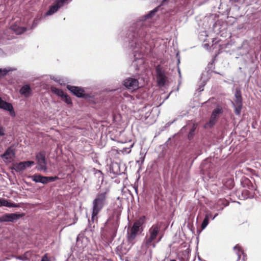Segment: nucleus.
Here are the masks:
<instances>
[{
  "instance_id": "obj_2",
  "label": "nucleus",
  "mask_w": 261,
  "mask_h": 261,
  "mask_svg": "<svg viewBox=\"0 0 261 261\" xmlns=\"http://www.w3.org/2000/svg\"><path fill=\"white\" fill-rule=\"evenodd\" d=\"M161 225L154 224L149 229L142 243L141 253L146 255L148 258L152 257V249L155 248L156 244L159 242L162 237L160 236Z\"/></svg>"
},
{
  "instance_id": "obj_23",
  "label": "nucleus",
  "mask_w": 261,
  "mask_h": 261,
  "mask_svg": "<svg viewBox=\"0 0 261 261\" xmlns=\"http://www.w3.org/2000/svg\"><path fill=\"white\" fill-rule=\"evenodd\" d=\"M14 169L16 172H20L25 169V166L23 162H20L14 165Z\"/></svg>"
},
{
  "instance_id": "obj_26",
  "label": "nucleus",
  "mask_w": 261,
  "mask_h": 261,
  "mask_svg": "<svg viewBox=\"0 0 261 261\" xmlns=\"http://www.w3.org/2000/svg\"><path fill=\"white\" fill-rule=\"evenodd\" d=\"M233 181L231 179H229L224 184V186L228 189H231L233 187Z\"/></svg>"
},
{
  "instance_id": "obj_6",
  "label": "nucleus",
  "mask_w": 261,
  "mask_h": 261,
  "mask_svg": "<svg viewBox=\"0 0 261 261\" xmlns=\"http://www.w3.org/2000/svg\"><path fill=\"white\" fill-rule=\"evenodd\" d=\"M222 112L223 110L220 107H217L212 112L209 121L205 124L204 127L206 128L214 126L216 123L219 115L222 113Z\"/></svg>"
},
{
  "instance_id": "obj_10",
  "label": "nucleus",
  "mask_w": 261,
  "mask_h": 261,
  "mask_svg": "<svg viewBox=\"0 0 261 261\" xmlns=\"http://www.w3.org/2000/svg\"><path fill=\"white\" fill-rule=\"evenodd\" d=\"M0 109L9 112L10 116L13 117L16 116L13 105L4 100L1 97H0Z\"/></svg>"
},
{
  "instance_id": "obj_41",
  "label": "nucleus",
  "mask_w": 261,
  "mask_h": 261,
  "mask_svg": "<svg viewBox=\"0 0 261 261\" xmlns=\"http://www.w3.org/2000/svg\"><path fill=\"white\" fill-rule=\"evenodd\" d=\"M128 151L127 152H130V150H130V148H128Z\"/></svg>"
},
{
  "instance_id": "obj_29",
  "label": "nucleus",
  "mask_w": 261,
  "mask_h": 261,
  "mask_svg": "<svg viewBox=\"0 0 261 261\" xmlns=\"http://www.w3.org/2000/svg\"><path fill=\"white\" fill-rule=\"evenodd\" d=\"M196 129V126L195 124H193V128L190 130V132H189L188 134V138L189 139H191L193 135H194V132L195 131V129Z\"/></svg>"
},
{
  "instance_id": "obj_37",
  "label": "nucleus",
  "mask_w": 261,
  "mask_h": 261,
  "mask_svg": "<svg viewBox=\"0 0 261 261\" xmlns=\"http://www.w3.org/2000/svg\"><path fill=\"white\" fill-rule=\"evenodd\" d=\"M150 114V112H149H149H147V113L146 114V115H145V116H144V117H145V119H147V118L149 117V116Z\"/></svg>"
},
{
  "instance_id": "obj_8",
  "label": "nucleus",
  "mask_w": 261,
  "mask_h": 261,
  "mask_svg": "<svg viewBox=\"0 0 261 261\" xmlns=\"http://www.w3.org/2000/svg\"><path fill=\"white\" fill-rule=\"evenodd\" d=\"M32 180L35 182H40L43 184H47L49 182L54 181L58 179V177H47L43 176L39 174H35L30 177Z\"/></svg>"
},
{
  "instance_id": "obj_43",
  "label": "nucleus",
  "mask_w": 261,
  "mask_h": 261,
  "mask_svg": "<svg viewBox=\"0 0 261 261\" xmlns=\"http://www.w3.org/2000/svg\"><path fill=\"white\" fill-rule=\"evenodd\" d=\"M167 0H162V2H164L165 1H166Z\"/></svg>"
},
{
  "instance_id": "obj_5",
  "label": "nucleus",
  "mask_w": 261,
  "mask_h": 261,
  "mask_svg": "<svg viewBox=\"0 0 261 261\" xmlns=\"http://www.w3.org/2000/svg\"><path fill=\"white\" fill-rule=\"evenodd\" d=\"M235 99L232 103L234 108V113L237 115H240L242 109V98L241 93L240 90H237L235 94Z\"/></svg>"
},
{
  "instance_id": "obj_42",
  "label": "nucleus",
  "mask_w": 261,
  "mask_h": 261,
  "mask_svg": "<svg viewBox=\"0 0 261 261\" xmlns=\"http://www.w3.org/2000/svg\"><path fill=\"white\" fill-rule=\"evenodd\" d=\"M170 261H176L175 259H171Z\"/></svg>"
},
{
  "instance_id": "obj_27",
  "label": "nucleus",
  "mask_w": 261,
  "mask_h": 261,
  "mask_svg": "<svg viewBox=\"0 0 261 261\" xmlns=\"http://www.w3.org/2000/svg\"><path fill=\"white\" fill-rule=\"evenodd\" d=\"M11 70L10 69L4 68V69H0V77L5 75L7 73L10 71Z\"/></svg>"
},
{
  "instance_id": "obj_21",
  "label": "nucleus",
  "mask_w": 261,
  "mask_h": 261,
  "mask_svg": "<svg viewBox=\"0 0 261 261\" xmlns=\"http://www.w3.org/2000/svg\"><path fill=\"white\" fill-rule=\"evenodd\" d=\"M6 206L8 207H15L17 206L16 204L13 203L9 202L7 200L0 198V206Z\"/></svg>"
},
{
  "instance_id": "obj_12",
  "label": "nucleus",
  "mask_w": 261,
  "mask_h": 261,
  "mask_svg": "<svg viewBox=\"0 0 261 261\" xmlns=\"http://www.w3.org/2000/svg\"><path fill=\"white\" fill-rule=\"evenodd\" d=\"M124 166L117 162H113L110 165V172L116 175L123 173L124 171Z\"/></svg>"
},
{
  "instance_id": "obj_24",
  "label": "nucleus",
  "mask_w": 261,
  "mask_h": 261,
  "mask_svg": "<svg viewBox=\"0 0 261 261\" xmlns=\"http://www.w3.org/2000/svg\"><path fill=\"white\" fill-rule=\"evenodd\" d=\"M140 226L141 223L139 221H136L134 223L133 227L130 229L138 233Z\"/></svg>"
},
{
  "instance_id": "obj_11",
  "label": "nucleus",
  "mask_w": 261,
  "mask_h": 261,
  "mask_svg": "<svg viewBox=\"0 0 261 261\" xmlns=\"http://www.w3.org/2000/svg\"><path fill=\"white\" fill-rule=\"evenodd\" d=\"M67 0H56L55 4L51 6L49 9L45 13V16L51 15L56 12L59 9L61 8L64 4L67 2Z\"/></svg>"
},
{
  "instance_id": "obj_30",
  "label": "nucleus",
  "mask_w": 261,
  "mask_h": 261,
  "mask_svg": "<svg viewBox=\"0 0 261 261\" xmlns=\"http://www.w3.org/2000/svg\"><path fill=\"white\" fill-rule=\"evenodd\" d=\"M23 165L25 166V169L27 167H30L31 166L35 164L34 162L33 161H26L23 162Z\"/></svg>"
},
{
  "instance_id": "obj_15",
  "label": "nucleus",
  "mask_w": 261,
  "mask_h": 261,
  "mask_svg": "<svg viewBox=\"0 0 261 261\" xmlns=\"http://www.w3.org/2000/svg\"><path fill=\"white\" fill-rule=\"evenodd\" d=\"M127 246L128 247L126 246V244L125 243H123L116 247L115 250L116 254L118 255L120 258H122L123 255L126 254L132 246L130 245H129V244Z\"/></svg>"
},
{
  "instance_id": "obj_28",
  "label": "nucleus",
  "mask_w": 261,
  "mask_h": 261,
  "mask_svg": "<svg viewBox=\"0 0 261 261\" xmlns=\"http://www.w3.org/2000/svg\"><path fill=\"white\" fill-rule=\"evenodd\" d=\"M63 98L64 101L68 105L72 103L71 98L68 97L66 94H64V96L62 97Z\"/></svg>"
},
{
  "instance_id": "obj_34",
  "label": "nucleus",
  "mask_w": 261,
  "mask_h": 261,
  "mask_svg": "<svg viewBox=\"0 0 261 261\" xmlns=\"http://www.w3.org/2000/svg\"><path fill=\"white\" fill-rule=\"evenodd\" d=\"M38 22H39V20L38 19H34V20L33 21V27H35L37 25Z\"/></svg>"
},
{
  "instance_id": "obj_18",
  "label": "nucleus",
  "mask_w": 261,
  "mask_h": 261,
  "mask_svg": "<svg viewBox=\"0 0 261 261\" xmlns=\"http://www.w3.org/2000/svg\"><path fill=\"white\" fill-rule=\"evenodd\" d=\"M233 250L235 251L236 254L238 256V258L237 261H239L241 257V255H243V259L245 260L246 255L245 254L243 251L242 250L241 246L239 245H236L233 247Z\"/></svg>"
},
{
  "instance_id": "obj_38",
  "label": "nucleus",
  "mask_w": 261,
  "mask_h": 261,
  "mask_svg": "<svg viewBox=\"0 0 261 261\" xmlns=\"http://www.w3.org/2000/svg\"><path fill=\"white\" fill-rule=\"evenodd\" d=\"M218 216V214H216L212 218V220H214L217 216Z\"/></svg>"
},
{
  "instance_id": "obj_25",
  "label": "nucleus",
  "mask_w": 261,
  "mask_h": 261,
  "mask_svg": "<svg viewBox=\"0 0 261 261\" xmlns=\"http://www.w3.org/2000/svg\"><path fill=\"white\" fill-rule=\"evenodd\" d=\"M209 223L208 216H205V218L203 220V222L201 224V229H204L206 228Z\"/></svg>"
},
{
  "instance_id": "obj_16",
  "label": "nucleus",
  "mask_w": 261,
  "mask_h": 261,
  "mask_svg": "<svg viewBox=\"0 0 261 261\" xmlns=\"http://www.w3.org/2000/svg\"><path fill=\"white\" fill-rule=\"evenodd\" d=\"M20 217V215L15 213L5 214L0 217V222H13L18 219Z\"/></svg>"
},
{
  "instance_id": "obj_7",
  "label": "nucleus",
  "mask_w": 261,
  "mask_h": 261,
  "mask_svg": "<svg viewBox=\"0 0 261 261\" xmlns=\"http://www.w3.org/2000/svg\"><path fill=\"white\" fill-rule=\"evenodd\" d=\"M123 85L127 90L132 91L139 88L138 80L132 77H128L125 79L123 82Z\"/></svg>"
},
{
  "instance_id": "obj_1",
  "label": "nucleus",
  "mask_w": 261,
  "mask_h": 261,
  "mask_svg": "<svg viewBox=\"0 0 261 261\" xmlns=\"http://www.w3.org/2000/svg\"><path fill=\"white\" fill-rule=\"evenodd\" d=\"M130 31L128 38V46L134 54V59L132 64L136 69H139L144 63V55L150 51L152 45L150 42L149 37L144 27Z\"/></svg>"
},
{
  "instance_id": "obj_32",
  "label": "nucleus",
  "mask_w": 261,
  "mask_h": 261,
  "mask_svg": "<svg viewBox=\"0 0 261 261\" xmlns=\"http://www.w3.org/2000/svg\"><path fill=\"white\" fill-rule=\"evenodd\" d=\"M158 8H156L152 11H150V13L146 16V18H150L154 15L155 13L156 12Z\"/></svg>"
},
{
  "instance_id": "obj_39",
  "label": "nucleus",
  "mask_w": 261,
  "mask_h": 261,
  "mask_svg": "<svg viewBox=\"0 0 261 261\" xmlns=\"http://www.w3.org/2000/svg\"><path fill=\"white\" fill-rule=\"evenodd\" d=\"M98 172L100 175H102V173L100 171L98 170Z\"/></svg>"
},
{
  "instance_id": "obj_22",
  "label": "nucleus",
  "mask_w": 261,
  "mask_h": 261,
  "mask_svg": "<svg viewBox=\"0 0 261 261\" xmlns=\"http://www.w3.org/2000/svg\"><path fill=\"white\" fill-rule=\"evenodd\" d=\"M51 91L53 93H54V94H56V95H58V96H60L61 97L63 96H64V94H65V93H64V92L62 90H61L60 89H58V88H57L56 87H51Z\"/></svg>"
},
{
  "instance_id": "obj_17",
  "label": "nucleus",
  "mask_w": 261,
  "mask_h": 261,
  "mask_svg": "<svg viewBox=\"0 0 261 261\" xmlns=\"http://www.w3.org/2000/svg\"><path fill=\"white\" fill-rule=\"evenodd\" d=\"M20 93L26 97H28L32 94V90L28 85L23 86L20 89Z\"/></svg>"
},
{
  "instance_id": "obj_14",
  "label": "nucleus",
  "mask_w": 261,
  "mask_h": 261,
  "mask_svg": "<svg viewBox=\"0 0 261 261\" xmlns=\"http://www.w3.org/2000/svg\"><path fill=\"white\" fill-rule=\"evenodd\" d=\"M67 88L78 97H85L86 96L85 91L82 88L67 85Z\"/></svg>"
},
{
  "instance_id": "obj_9",
  "label": "nucleus",
  "mask_w": 261,
  "mask_h": 261,
  "mask_svg": "<svg viewBox=\"0 0 261 261\" xmlns=\"http://www.w3.org/2000/svg\"><path fill=\"white\" fill-rule=\"evenodd\" d=\"M36 157L37 161V169L40 171H46L47 168L45 154L43 152H39L36 154Z\"/></svg>"
},
{
  "instance_id": "obj_35",
  "label": "nucleus",
  "mask_w": 261,
  "mask_h": 261,
  "mask_svg": "<svg viewBox=\"0 0 261 261\" xmlns=\"http://www.w3.org/2000/svg\"><path fill=\"white\" fill-rule=\"evenodd\" d=\"M41 261H49V259H48V257L47 256V255H45L43 256Z\"/></svg>"
},
{
  "instance_id": "obj_20",
  "label": "nucleus",
  "mask_w": 261,
  "mask_h": 261,
  "mask_svg": "<svg viewBox=\"0 0 261 261\" xmlns=\"http://www.w3.org/2000/svg\"><path fill=\"white\" fill-rule=\"evenodd\" d=\"M10 29L15 32L16 34H21L24 32L26 30V28L24 27H19L17 25H12Z\"/></svg>"
},
{
  "instance_id": "obj_4",
  "label": "nucleus",
  "mask_w": 261,
  "mask_h": 261,
  "mask_svg": "<svg viewBox=\"0 0 261 261\" xmlns=\"http://www.w3.org/2000/svg\"><path fill=\"white\" fill-rule=\"evenodd\" d=\"M156 81L159 86L162 87L169 83V79L164 70L159 65L156 67Z\"/></svg>"
},
{
  "instance_id": "obj_19",
  "label": "nucleus",
  "mask_w": 261,
  "mask_h": 261,
  "mask_svg": "<svg viewBox=\"0 0 261 261\" xmlns=\"http://www.w3.org/2000/svg\"><path fill=\"white\" fill-rule=\"evenodd\" d=\"M137 233V232L132 231L130 229L128 230L127 238L128 242V244L129 245H130V246H132L133 244H134V240L136 237Z\"/></svg>"
},
{
  "instance_id": "obj_33",
  "label": "nucleus",
  "mask_w": 261,
  "mask_h": 261,
  "mask_svg": "<svg viewBox=\"0 0 261 261\" xmlns=\"http://www.w3.org/2000/svg\"><path fill=\"white\" fill-rule=\"evenodd\" d=\"M5 135V129L3 127H0V136H3Z\"/></svg>"
},
{
  "instance_id": "obj_31",
  "label": "nucleus",
  "mask_w": 261,
  "mask_h": 261,
  "mask_svg": "<svg viewBox=\"0 0 261 261\" xmlns=\"http://www.w3.org/2000/svg\"><path fill=\"white\" fill-rule=\"evenodd\" d=\"M31 253L29 252H27L23 256H19L18 258L19 259H21L23 260H27L29 257V256L30 255Z\"/></svg>"
},
{
  "instance_id": "obj_40",
  "label": "nucleus",
  "mask_w": 261,
  "mask_h": 261,
  "mask_svg": "<svg viewBox=\"0 0 261 261\" xmlns=\"http://www.w3.org/2000/svg\"><path fill=\"white\" fill-rule=\"evenodd\" d=\"M77 218H76L74 220V222H73V224L75 223L76 221H77Z\"/></svg>"
},
{
  "instance_id": "obj_36",
  "label": "nucleus",
  "mask_w": 261,
  "mask_h": 261,
  "mask_svg": "<svg viewBox=\"0 0 261 261\" xmlns=\"http://www.w3.org/2000/svg\"><path fill=\"white\" fill-rule=\"evenodd\" d=\"M205 216H208V219L210 218L212 219L213 218V217L212 216V214L210 212H206V214Z\"/></svg>"
},
{
  "instance_id": "obj_13",
  "label": "nucleus",
  "mask_w": 261,
  "mask_h": 261,
  "mask_svg": "<svg viewBox=\"0 0 261 261\" xmlns=\"http://www.w3.org/2000/svg\"><path fill=\"white\" fill-rule=\"evenodd\" d=\"M15 156V152L11 147H8L4 153L1 155V157L6 163H10Z\"/></svg>"
},
{
  "instance_id": "obj_3",
  "label": "nucleus",
  "mask_w": 261,
  "mask_h": 261,
  "mask_svg": "<svg viewBox=\"0 0 261 261\" xmlns=\"http://www.w3.org/2000/svg\"><path fill=\"white\" fill-rule=\"evenodd\" d=\"M109 189L99 192L92 202V212L91 214V221H97V215L103 207L108 204Z\"/></svg>"
}]
</instances>
